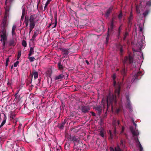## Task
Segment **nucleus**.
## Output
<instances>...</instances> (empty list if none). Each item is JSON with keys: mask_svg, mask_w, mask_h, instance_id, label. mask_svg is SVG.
I'll use <instances>...</instances> for the list:
<instances>
[{"mask_svg": "<svg viewBox=\"0 0 151 151\" xmlns=\"http://www.w3.org/2000/svg\"><path fill=\"white\" fill-rule=\"evenodd\" d=\"M112 78L114 81V86L115 88V95L109 93L107 97L106 103L105 100L103 98L102 99L101 103L104 108H105V106H106L107 110L109 106L111 105L112 111L113 112L114 106L116 104V97L117 96H119L121 84L118 81V84H116V83L115 80L116 76L115 74H114L112 76Z\"/></svg>", "mask_w": 151, "mask_h": 151, "instance_id": "nucleus-1", "label": "nucleus"}, {"mask_svg": "<svg viewBox=\"0 0 151 151\" xmlns=\"http://www.w3.org/2000/svg\"><path fill=\"white\" fill-rule=\"evenodd\" d=\"M144 39L145 37L143 35L139 38L137 43H136L134 46L136 49H135L134 48H132L134 51H138L143 48V47L144 46Z\"/></svg>", "mask_w": 151, "mask_h": 151, "instance_id": "nucleus-2", "label": "nucleus"}, {"mask_svg": "<svg viewBox=\"0 0 151 151\" xmlns=\"http://www.w3.org/2000/svg\"><path fill=\"white\" fill-rule=\"evenodd\" d=\"M130 129L132 134L133 136L134 137V138L135 139V141L136 143L137 147L139 148L140 151H143V147L137 138V136L139 134L138 130H137L136 129L135 130L133 129L132 127H131Z\"/></svg>", "mask_w": 151, "mask_h": 151, "instance_id": "nucleus-3", "label": "nucleus"}, {"mask_svg": "<svg viewBox=\"0 0 151 151\" xmlns=\"http://www.w3.org/2000/svg\"><path fill=\"white\" fill-rule=\"evenodd\" d=\"M125 147V141L124 140H121L120 143L117 144V146L115 148L114 150L113 148L111 147L110 148V151H122L123 149Z\"/></svg>", "mask_w": 151, "mask_h": 151, "instance_id": "nucleus-4", "label": "nucleus"}, {"mask_svg": "<svg viewBox=\"0 0 151 151\" xmlns=\"http://www.w3.org/2000/svg\"><path fill=\"white\" fill-rule=\"evenodd\" d=\"M0 36L1 37L0 41L3 43L1 47L2 49H4L5 47V42L6 41L7 38V35L5 30H3L1 32Z\"/></svg>", "mask_w": 151, "mask_h": 151, "instance_id": "nucleus-5", "label": "nucleus"}, {"mask_svg": "<svg viewBox=\"0 0 151 151\" xmlns=\"http://www.w3.org/2000/svg\"><path fill=\"white\" fill-rule=\"evenodd\" d=\"M7 0H6V6L5 7L6 14L4 16V19L2 24L3 27L4 28H5L7 25L6 19L8 16V12L9 11V7L8 6H7Z\"/></svg>", "mask_w": 151, "mask_h": 151, "instance_id": "nucleus-6", "label": "nucleus"}, {"mask_svg": "<svg viewBox=\"0 0 151 151\" xmlns=\"http://www.w3.org/2000/svg\"><path fill=\"white\" fill-rule=\"evenodd\" d=\"M142 75V73L141 71H139L138 70H135L132 73L133 78L132 79V81L133 82L136 79H139L140 78H139L138 77Z\"/></svg>", "mask_w": 151, "mask_h": 151, "instance_id": "nucleus-7", "label": "nucleus"}, {"mask_svg": "<svg viewBox=\"0 0 151 151\" xmlns=\"http://www.w3.org/2000/svg\"><path fill=\"white\" fill-rule=\"evenodd\" d=\"M133 61V58L130 56H129L128 57H125L123 60V63L125 64L128 62L130 63H131Z\"/></svg>", "mask_w": 151, "mask_h": 151, "instance_id": "nucleus-8", "label": "nucleus"}, {"mask_svg": "<svg viewBox=\"0 0 151 151\" xmlns=\"http://www.w3.org/2000/svg\"><path fill=\"white\" fill-rule=\"evenodd\" d=\"M39 20L38 18L37 17L36 15H33L30 16L29 18V22H33L35 23Z\"/></svg>", "mask_w": 151, "mask_h": 151, "instance_id": "nucleus-9", "label": "nucleus"}, {"mask_svg": "<svg viewBox=\"0 0 151 151\" xmlns=\"http://www.w3.org/2000/svg\"><path fill=\"white\" fill-rule=\"evenodd\" d=\"M16 28V26L15 25H14L12 28V34L13 37H14L16 38V33L15 32V30Z\"/></svg>", "mask_w": 151, "mask_h": 151, "instance_id": "nucleus-10", "label": "nucleus"}, {"mask_svg": "<svg viewBox=\"0 0 151 151\" xmlns=\"http://www.w3.org/2000/svg\"><path fill=\"white\" fill-rule=\"evenodd\" d=\"M126 98L127 100V108H128L129 110L131 109V106L130 103L129 99V96H126Z\"/></svg>", "mask_w": 151, "mask_h": 151, "instance_id": "nucleus-11", "label": "nucleus"}, {"mask_svg": "<svg viewBox=\"0 0 151 151\" xmlns=\"http://www.w3.org/2000/svg\"><path fill=\"white\" fill-rule=\"evenodd\" d=\"M113 9V7L112 6H111L110 7L109 9L107 10L106 13L105 14V16L106 17H108L109 15V14L111 13L112 9Z\"/></svg>", "mask_w": 151, "mask_h": 151, "instance_id": "nucleus-12", "label": "nucleus"}, {"mask_svg": "<svg viewBox=\"0 0 151 151\" xmlns=\"http://www.w3.org/2000/svg\"><path fill=\"white\" fill-rule=\"evenodd\" d=\"M35 23H34L33 22H30V24H29V33H30L32 31V30L33 29V28L34 27L35 24Z\"/></svg>", "mask_w": 151, "mask_h": 151, "instance_id": "nucleus-13", "label": "nucleus"}, {"mask_svg": "<svg viewBox=\"0 0 151 151\" xmlns=\"http://www.w3.org/2000/svg\"><path fill=\"white\" fill-rule=\"evenodd\" d=\"M95 109L98 114L100 115L102 110V107L100 106H97L95 108Z\"/></svg>", "mask_w": 151, "mask_h": 151, "instance_id": "nucleus-14", "label": "nucleus"}, {"mask_svg": "<svg viewBox=\"0 0 151 151\" xmlns=\"http://www.w3.org/2000/svg\"><path fill=\"white\" fill-rule=\"evenodd\" d=\"M100 135L102 137H105V134L106 133V132L103 129H101L100 131Z\"/></svg>", "mask_w": 151, "mask_h": 151, "instance_id": "nucleus-15", "label": "nucleus"}, {"mask_svg": "<svg viewBox=\"0 0 151 151\" xmlns=\"http://www.w3.org/2000/svg\"><path fill=\"white\" fill-rule=\"evenodd\" d=\"M64 76L63 74H60L58 76H57L55 77V80H61L63 78Z\"/></svg>", "mask_w": 151, "mask_h": 151, "instance_id": "nucleus-16", "label": "nucleus"}, {"mask_svg": "<svg viewBox=\"0 0 151 151\" xmlns=\"http://www.w3.org/2000/svg\"><path fill=\"white\" fill-rule=\"evenodd\" d=\"M62 52L63 54L64 55L65 57V56H67L69 52L68 50L67 49H63Z\"/></svg>", "mask_w": 151, "mask_h": 151, "instance_id": "nucleus-17", "label": "nucleus"}, {"mask_svg": "<svg viewBox=\"0 0 151 151\" xmlns=\"http://www.w3.org/2000/svg\"><path fill=\"white\" fill-rule=\"evenodd\" d=\"M142 5V2H141L140 3V5L139 6H136V12L138 14H139L140 13V11L139 9V8L141 7V5Z\"/></svg>", "mask_w": 151, "mask_h": 151, "instance_id": "nucleus-18", "label": "nucleus"}, {"mask_svg": "<svg viewBox=\"0 0 151 151\" xmlns=\"http://www.w3.org/2000/svg\"><path fill=\"white\" fill-rule=\"evenodd\" d=\"M34 52V49L32 47H30L29 50V56H30L32 55Z\"/></svg>", "mask_w": 151, "mask_h": 151, "instance_id": "nucleus-19", "label": "nucleus"}, {"mask_svg": "<svg viewBox=\"0 0 151 151\" xmlns=\"http://www.w3.org/2000/svg\"><path fill=\"white\" fill-rule=\"evenodd\" d=\"M89 110V108L87 107H83L82 108V111L85 113L88 112Z\"/></svg>", "mask_w": 151, "mask_h": 151, "instance_id": "nucleus-20", "label": "nucleus"}, {"mask_svg": "<svg viewBox=\"0 0 151 151\" xmlns=\"http://www.w3.org/2000/svg\"><path fill=\"white\" fill-rule=\"evenodd\" d=\"M33 75L34 76V77L35 79H36L38 76V74L37 72L36 71H35L33 73Z\"/></svg>", "mask_w": 151, "mask_h": 151, "instance_id": "nucleus-21", "label": "nucleus"}, {"mask_svg": "<svg viewBox=\"0 0 151 151\" xmlns=\"http://www.w3.org/2000/svg\"><path fill=\"white\" fill-rule=\"evenodd\" d=\"M9 45H10L14 46L15 45L16 43L14 40H12L10 41Z\"/></svg>", "mask_w": 151, "mask_h": 151, "instance_id": "nucleus-22", "label": "nucleus"}, {"mask_svg": "<svg viewBox=\"0 0 151 151\" xmlns=\"http://www.w3.org/2000/svg\"><path fill=\"white\" fill-rule=\"evenodd\" d=\"M28 58L29 59V60L30 62H32L35 61V59L34 57L29 56Z\"/></svg>", "mask_w": 151, "mask_h": 151, "instance_id": "nucleus-23", "label": "nucleus"}, {"mask_svg": "<svg viewBox=\"0 0 151 151\" xmlns=\"http://www.w3.org/2000/svg\"><path fill=\"white\" fill-rule=\"evenodd\" d=\"M25 9H24H24H23L22 14V15L21 18V19L22 20L23 19V18H24V17L25 15Z\"/></svg>", "mask_w": 151, "mask_h": 151, "instance_id": "nucleus-24", "label": "nucleus"}, {"mask_svg": "<svg viewBox=\"0 0 151 151\" xmlns=\"http://www.w3.org/2000/svg\"><path fill=\"white\" fill-rule=\"evenodd\" d=\"M38 34L36 32H35L34 34L32 36V38L33 40L35 39V38L36 37L37 35Z\"/></svg>", "mask_w": 151, "mask_h": 151, "instance_id": "nucleus-25", "label": "nucleus"}, {"mask_svg": "<svg viewBox=\"0 0 151 151\" xmlns=\"http://www.w3.org/2000/svg\"><path fill=\"white\" fill-rule=\"evenodd\" d=\"M22 45L25 47H26L27 45L26 41L24 40L22 41Z\"/></svg>", "mask_w": 151, "mask_h": 151, "instance_id": "nucleus-26", "label": "nucleus"}, {"mask_svg": "<svg viewBox=\"0 0 151 151\" xmlns=\"http://www.w3.org/2000/svg\"><path fill=\"white\" fill-rule=\"evenodd\" d=\"M122 110V107L120 106L119 108L116 109V114L118 113Z\"/></svg>", "mask_w": 151, "mask_h": 151, "instance_id": "nucleus-27", "label": "nucleus"}, {"mask_svg": "<svg viewBox=\"0 0 151 151\" xmlns=\"http://www.w3.org/2000/svg\"><path fill=\"white\" fill-rule=\"evenodd\" d=\"M21 51H19L18 52V55H17V60H18L19 59V58H20L21 56Z\"/></svg>", "mask_w": 151, "mask_h": 151, "instance_id": "nucleus-28", "label": "nucleus"}, {"mask_svg": "<svg viewBox=\"0 0 151 151\" xmlns=\"http://www.w3.org/2000/svg\"><path fill=\"white\" fill-rule=\"evenodd\" d=\"M58 66L59 69H61L63 68V66L62 65H61L60 62H59L58 63Z\"/></svg>", "mask_w": 151, "mask_h": 151, "instance_id": "nucleus-29", "label": "nucleus"}, {"mask_svg": "<svg viewBox=\"0 0 151 151\" xmlns=\"http://www.w3.org/2000/svg\"><path fill=\"white\" fill-rule=\"evenodd\" d=\"M126 70L125 68L123 69L121 71V74L122 75H124L126 73Z\"/></svg>", "mask_w": 151, "mask_h": 151, "instance_id": "nucleus-30", "label": "nucleus"}, {"mask_svg": "<svg viewBox=\"0 0 151 151\" xmlns=\"http://www.w3.org/2000/svg\"><path fill=\"white\" fill-rule=\"evenodd\" d=\"M52 0H47V1L45 6V8L47 6L50 4V1Z\"/></svg>", "mask_w": 151, "mask_h": 151, "instance_id": "nucleus-31", "label": "nucleus"}, {"mask_svg": "<svg viewBox=\"0 0 151 151\" xmlns=\"http://www.w3.org/2000/svg\"><path fill=\"white\" fill-rule=\"evenodd\" d=\"M151 6V1H149L147 2L146 5V6Z\"/></svg>", "mask_w": 151, "mask_h": 151, "instance_id": "nucleus-32", "label": "nucleus"}, {"mask_svg": "<svg viewBox=\"0 0 151 151\" xmlns=\"http://www.w3.org/2000/svg\"><path fill=\"white\" fill-rule=\"evenodd\" d=\"M149 11L147 10L145 12L143 13V15L144 17H145L148 13Z\"/></svg>", "mask_w": 151, "mask_h": 151, "instance_id": "nucleus-33", "label": "nucleus"}, {"mask_svg": "<svg viewBox=\"0 0 151 151\" xmlns=\"http://www.w3.org/2000/svg\"><path fill=\"white\" fill-rule=\"evenodd\" d=\"M6 123V120H3L2 122L1 123V125L0 126V128H1Z\"/></svg>", "mask_w": 151, "mask_h": 151, "instance_id": "nucleus-34", "label": "nucleus"}, {"mask_svg": "<svg viewBox=\"0 0 151 151\" xmlns=\"http://www.w3.org/2000/svg\"><path fill=\"white\" fill-rule=\"evenodd\" d=\"M19 63V62L17 60L14 64V67H17Z\"/></svg>", "mask_w": 151, "mask_h": 151, "instance_id": "nucleus-35", "label": "nucleus"}, {"mask_svg": "<svg viewBox=\"0 0 151 151\" xmlns=\"http://www.w3.org/2000/svg\"><path fill=\"white\" fill-rule=\"evenodd\" d=\"M138 54H139L141 56H140V58H141L142 59L143 58V53L142 52H138Z\"/></svg>", "mask_w": 151, "mask_h": 151, "instance_id": "nucleus-36", "label": "nucleus"}, {"mask_svg": "<svg viewBox=\"0 0 151 151\" xmlns=\"http://www.w3.org/2000/svg\"><path fill=\"white\" fill-rule=\"evenodd\" d=\"M128 35V33L127 32H126L125 34L124 35V39L125 40L126 37Z\"/></svg>", "mask_w": 151, "mask_h": 151, "instance_id": "nucleus-37", "label": "nucleus"}, {"mask_svg": "<svg viewBox=\"0 0 151 151\" xmlns=\"http://www.w3.org/2000/svg\"><path fill=\"white\" fill-rule=\"evenodd\" d=\"M122 14L121 13H120L119 15L118 18L119 19H121L122 18Z\"/></svg>", "mask_w": 151, "mask_h": 151, "instance_id": "nucleus-38", "label": "nucleus"}, {"mask_svg": "<svg viewBox=\"0 0 151 151\" xmlns=\"http://www.w3.org/2000/svg\"><path fill=\"white\" fill-rule=\"evenodd\" d=\"M9 61V58H7L6 60V66H7L8 65V63Z\"/></svg>", "mask_w": 151, "mask_h": 151, "instance_id": "nucleus-39", "label": "nucleus"}, {"mask_svg": "<svg viewBox=\"0 0 151 151\" xmlns=\"http://www.w3.org/2000/svg\"><path fill=\"white\" fill-rule=\"evenodd\" d=\"M109 134H110L111 137V138H112V137H113V136L111 132V131H109Z\"/></svg>", "mask_w": 151, "mask_h": 151, "instance_id": "nucleus-40", "label": "nucleus"}, {"mask_svg": "<svg viewBox=\"0 0 151 151\" xmlns=\"http://www.w3.org/2000/svg\"><path fill=\"white\" fill-rule=\"evenodd\" d=\"M124 127H122V131H121V134H122L123 131H124Z\"/></svg>", "mask_w": 151, "mask_h": 151, "instance_id": "nucleus-41", "label": "nucleus"}, {"mask_svg": "<svg viewBox=\"0 0 151 151\" xmlns=\"http://www.w3.org/2000/svg\"><path fill=\"white\" fill-rule=\"evenodd\" d=\"M133 123L134 125L135 126V127H136L137 126V124L136 123H135L134 121H133Z\"/></svg>", "mask_w": 151, "mask_h": 151, "instance_id": "nucleus-42", "label": "nucleus"}, {"mask_svg": "<svg viewBox=\"0 0 151 151\" xmlns=\"http://www.w3.org/2000/svg\"><path fill=\"white\" fill-rule=\"evenodd\" d=\"M91 114L93 116H96V114L93 112H91Z\"/></svg>", "mask_w": 151, "mask_h": 151, "instance_id": "nucleus-43", "label": "nucleus"}, {"mask_svg": "<svg viewBox=\"0 0 151 151\" xmlns=\"http://www.w3.org/2000/svg\"><path fill=\"white\" fill-rule=\"evenodd\" d=\"M140 31H142V27H139Z\"/></svg>", "mask_w": 151, "mask_h": 151, "instance_id": "nucleus-44", "label": "nucleus"}, {"mask_svg": "<svg viewBox=\"0 0 151 151\" xmlns=\"http://www.w3.org/2000/svg\"><path fill=\"white\" fill-rule=\"evenodd\" d=\"M115 131H114V134L115 135L116 134V128L115 127Z\"/></svg>", "mask_w": 151, "mask_h": 151, "instance_id": "nucleus-45", "label": "nucleus"}, {"mask_svg": "<svg viewBox=\"0 0 151 151\" xmlns=\"http://www.w3.org/2000/svg\"><path fill=\"white\" fill-rule=\"evenodd\" d=\"M109 40V38L107 36L106 38V42H108V40Z\"/></svg>", "mask_w": 151, "mask_h": 151, "instance_id": "nucleus-46", "label": "nucleus"}, {"mask_svg": "<svg viewBox=\"0 0 151 151\" xmlns=\"http://www.w3.org/2000/svg\"><path fill=\"white\" fill-rule=\"evenodd\" d=\"M116 122V121H115L114 122H113V125L114 126V125H114V124H115L114 123H115V122Z\"/></svg>", "mask_w": 151, "mask_h": 151, "instance_id": "nucleus-47", "label": "nucleus"}, {"mask_svg": "<svg viewBox=\"0 0 151 151\" xmlns=\"http://www.w3.org/2000/svg\"><path fill=\"white\" fill-rule=\"evenodd\" d=\"M132 17L131 16H130V17L129 18V20H130V19H132Z\"/></svg>", "mask_w": 151, "mask_h": 151, "instance_id": "nucleus-48", "label": "nucleus"}, {"mask_svg": "<svg viewBox=\"0 0 151 151\" xmlns=\"http://www.w3.org/2000/svg\"><path fill=\"white\" fill-rule=\"evenodd\" d=\"M26 25L27 26L28 25V22H26Z\"/></svg>", "mask_w": 151, "mask_h": 151, "instance_id": "nucleus-49", "label": "nucleus"}, {"mask_svg": "<svg viewBox=\"0 0 151 151\" xmlns=\"http://www.w3.org/2000/svg\"><path fill=\"white\" fill-rule=\"evenodd\" d=\"M117 124H118V125H119V122H118V121H117Z\"/></svg>", "mask_w": 151, "mask_h": 151, "instance_id": "nucleus-50", "label": "nucleus"}, {"mask_svg": "<svg viewBox=\"0 0 151 151\" xmlns=\"http://www.w3.org/2000/svg\"><path fill=\"white\" fill-rule=\"evenodd\" d=\"M122 49H121V50H120V52H122Z\"/></svg>", "mask_w": 151, "mask_h": 151, "instance_id": "nucleus-51", "label": "nucleus"}, {"mask_svg": "<svg viewBox=\"0 0 151 151\" xmlns=\"http://www.w3.org/2000/svg\"><path fill=\"white\" fill-rule=\"evenodd\" d=\"M13 65H12V66L11 67V69H12V68H13Z\"/></svg>", "mask_w": 151, "mask_h": 151, "instance_id": "nucleus-52", "label": "nucleus"}, {"mask_svg": "<svg viewBox=\"0 0 151 151\" xmlns=\"http://www.w3.org/2000/svg\"><path fill=\"white\" fill-rule=\"evenodd\" d=\"M109 30H110V29H109V28H108V32L109 31Z\"/></svg>", "mask_w": 151, "mask_h": 151, "instance_id": "nucleus-53", "label": "nucleus"}, {"mask_svg": "<svg viewBox=\"0 0 151 151\" xmlns=\"http://www.w3.org/2000/svg\"><path fill=\"white\" fill-rule=\"evenodd\" d=\"M86 61L87 63L88 64V63L87 61L86 60Z\"/></svg>", "mask_w": 151, "mask_h": 151, "instance_id": "nucleus-54", "label": "nucleus"}, {"mask_svg": "<svg viewBox=\"0 0 151 151\" xmlns=\"http://www.w3.org/2000/svg\"><path fill=\"white\" fill-rule=\"evenodd\" d=\"M113 25V23L112 22L111 23V26H112Z\"/></svg>", "mask_w": 151, "mask_h": 151, "instance_id": "nucleus-55", "label": "nucleus"}, {"mask_svg": "<svg viewBox=\"0 0 151 151\" xmlns=\"http://www.w3.org/2000/svg\"><path fill=\"white\" fill-rule=\"evenodd\" d=\"M120 27H119V31H120Z\"/></svg>", "mask_w": 151, "mask_h": 151, "instance_id": "nucleus-56", "label": "nucleus"}, {"mask_svg": "<svg viewBox=\"0 0 151 151\" xmlns=\"http://www.w3.org/2000/svg\"><path fill=\"white\" fill-rule=\"evenodd\" d=\"M56 26V24H55V26H54V27H55Z\"/></svg>", "mask_w": 151, "mask_h": 151, "instance_id": "nucleus-57", "label": "nucleus"}, {"mask_svg": "<svg viewBox=\"0 0 151 151\" xmlns=\"http://www.w3.org/2000/svg\"><path fill=\"white\" fill-rule=\"evenodd\" d=\"M136 40V39H135V37H134V40Z\"/></svg>", "mask_w": 151, "mask_h": 151, "instance_id": "nucleus-58", "label": "nucleus"}]
</instances>
